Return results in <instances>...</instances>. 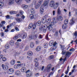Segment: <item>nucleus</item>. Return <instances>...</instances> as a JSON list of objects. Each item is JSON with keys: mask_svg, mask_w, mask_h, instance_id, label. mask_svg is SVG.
Masks as SVG:
<instances>
[{"mask_svg": "<svg viewBox=\"0 0 77 77\" xmlns=\"http://www.w3.org/2000/svg\"><path fill=\"white\" fill-rule=\"evenodd\" d=\"M52 14L54 16L55 15V11H52Z\"/></svg>", "mask_w": 77, "mask_h": 77, "instance_id": "61", "label": "nucleus"}, {"mask_svg": "<svg viewBox=\"0 0 77 77\" xmlns=\"http://www.w3.org/2000/svg\"><path fill=\"white\" fill-rule=\"evenodd\" d=\"M6 58L5 57H3L2 58V61L3 62H5V61H6Z\"/></svg>", "mask_w": 77, "mask_h": 77, "instance_id": "57", "label": "nucleus"}, {"mask_svg": "<svg viewBox=\"0 0 77 77\" xmlns=\"http://www.w3.org/2000/svg\"><path fill=\"white\" fill-rule=\"evenodd\" d=\"M21 66H22L24 67V66H26V64L24 63H21Z\"/></svg>", "mask_w": 77, "mask_h": 77, "instance_id": "46", "label": "nucleus"}, {"mask_svg": "<svg viewBox=\"0 0 77 77\" xmlns=\"http://www.w3.org/2000/svg\"><path fill=\"white\" fill-rule=\"evenodd\" d=\"M21 70L22 72H25V71H26V68H23L21 69Z\"/></svg>", "mask_w": 77, "mask_h": 77, "instance_id": "31", "label": "nucleus"}, {"mask_svg": "<svg viewBox=\"0 0 77 77\" xmlns=\"http://www.w3.org/2000/svg\"><path fill=\"white\" fill-rule=\"evenodd\" d=\"M9 32V29H6L5 30V32Z\"/></svg>", "mask_w": 77, "mask_h": 77, "instance_id": "64", "label": "nucleus"}, {"mask_svg": "<svg viewBox=\"0 0 77 77\" xmlns=\"http://www.w3.org/2000/svg\"><path fill=\"white\" fill-rule=\"evenodd\" d=\"M54 1H51L49 3L50 6L51 8L53 7V6L54 5Z\"/></svg>", "mask_w": 77, "mask_h": 77, "instance_id": "9", "label": "nucleus"}, {"mask_svg": "<svg viewBox=\"0 0 77 77\" xmlns=\"http://www.w3.org/2000/svg\"><path fill=\"white\" fill-rule=\"evenodd\" d=\"M68 23V20L67 19H66L64 21V24H67Z\"/></svg>", "mask_w": 77, "mask_h": 77, "instance_id": "37", "label": "nucleus"}, {"mask_svg": "<svg viewBox=\"0 0 77 77\" xmlns=\"http://www.w3.org/2000/svg\"><path fill=\"white\" fill-rule=\"evenodd\" d=\"M1 23L2 24H5L6 23L5 21H2L1 22Z\"/></svg>", "mask_w": 77, "mask_h": 77, "instance_id": "62", "label": "nucleus"}, {"mask_svg": "<svg viewBox=\"0 0 77 77\" xmlns=\"http://www.w3.org/2000/svg\"><path fill=\"white\" fill-rule=\"evenodd\" d=\"M31 12L32 14H35V9L33 8H32L31 9Z\"/></svg>", "mask_w": 77, "mask_h": 77, "instance_id": "23", "label": "nucleus"}, {"mask_svg": "<svg viewBox=\"0 0 77 77\" xmlns=\"http://www.w3.org/2000/svg\"><path fill=\"white\" fill-rule=\"evenodd\" d=\"M47 43H45L44 44V47L45 48H47Z\"/></svg>", "mask_w": 77, "mask_h": 77, "instance_id": "49", "label": "nucleus"}, {"mask_svg": "<svg viewBox=\"0 0 77 77\" xmlns=\"http://www.w3.org/2000/svg\"><path fill=\"white\" fill-rule=\"evenodd\" d=\"M5 48L6 49H8V48H9V45L8 44H7L5 46Z\"/></svg>", "mask_w": 77, "mask_h": 77, "instance_id": "39", "label": "nucleus"}, {"mask_svg": "<svg viewBox=\"0 0 77 77\" xmlns=\"http://www.w3.org/2000/svg\"><path fill=\"white\" fill-rule=\"evenodd\" d=\"M56 50V48H54L52 47L51 48V51H53V50Z\"/></svg>", "mask_w": 77, "mask_h": 77, "instance_id": "53", "label": "nucleus"}, {"mask_svg": "<svg viewBox=\"0 0 77 77\" xmlns=\"http://www.w3.org/2000/svg\"><path fill=\"white\" fill-rule=\"evenodd\" d=\"M42 22L43 23H45L46 22V18L44 17L42 19Z\"/></svg>", "mask_w": 77, "mask_h": 77, "instance_id": "26", "label": "nucleus"}, {"mask_svg": "<svg viewBox=\"0 0 77 77\" xmlns=\"http://www.w3.org/2000/svg\"><path fill=\"white\" fill-rule=\"evenodd\" d=\"M75 23V21L74 20V18H72V19L70 21V25H72L73 24H74Z\"/></svg>", "mask_w": 77, "mask_h": 77, "instance_id": "11", "label": "nucleus"}, {"mask_svg": "<svg viewBox=\"0 0 77 77\" xmlns=\"http://www.w3.org/2000/svg\"><path fill=\"white\" fill-rule=\"evenodd\" d=\"M29 17H30V19H31V20H33L34 19V18H35L34 15H33V14H30V15L29 16Z\"/></svg>", "mask_w": 77, "mask_h": 77, "instance_id": "22", "label": "nucleus"}, {"mask_svg": "<svg viewBox=\"0 0 77 77\" xmlns=\"http://www.w3.org/2000/svg\"><path fill=\"white\" fill-rule=\"evenodd\" d=\"M62 53L61 54H63V55H64V54H65V57H69V56H71V52H66L65 51H64L63 49H62Z\"/></svg>", "mask_w": 77, "mask_h": 77, "instance_id": "2", "label": "nucleus"}, {"mask_svg": "<svg viewBox=\"0 0 77 77\" xmlns=\"http://www.w3.org/2000/svg\"><path fill=\"white\" fill-rule=\"evenodd\" d=\"M68 27V26L66 24H63L62 26V28L63 29H66Z\"/></svg>", "mask_w": 77, "mask_h": 77, "instance_id": "17", "label": "nucleus"}, {"mask_svg": "<svg viewBox=\"0 0 77 77\" xmlns=\"http://www.w3.org/2000/svg\"><path fill=\"white\" fill-rule=\"evenodd\" d=\"M16 45L17 48H19V47H20V45L19 44V43H16Z\"/></svg>", "mask_w": 77, "mask_h": 77, "instance_id": "45", "label": "nucleus"}, {"mask_svg": "<svg viewBox=\"0 0 77 77\" xmlns=\"http://www.w3.org/2000/svg\"><path fill=\"white\" fill-rule=\"evenodd\" d=\"M61 11H60V8H58L57 10V14H58V15H60V14H61Z\"/></svg>", "mask_w": 77, "mask_h": 77, "instance_id": "19", "label": "nucleus"}, {"mask_svg": "<svg viewBox=\"0 0 77 77\" xmlns=\"http://www.w3.org/2000/svg\"><path fill=\"white\" fill-rule=\"evenodd\" d=\"M43 32H44V33H45V32H46V28L43 29Z\"/></svg>", "mask_w": 77, "mask_h": 77, "instance_id": "63", "label": "nucleus"}, {"mask_svg": "<svg viewBox=\"0 0 77 77\" xmlns=\"http://www.w3.org/2000/svg\"><path fill=\"white\" fill-rule=\"evenodd\" d=\"M44 27L45 28H46V27L48 28L49 30H50V31H51V30H52L53 29V27H52V26H51V25H49L48 26H47V25H45L44 26Z\"/></svg>", "mask_w": 77, "mask_h": 77, "instance_id": "7", "label": "nucleus"}, {"mask_svg": "<svg viewBox=\"0 0 77 77\" xmlns=\"http://www.w3.org/2000/svg\"><path fill=\"white\" fill-rule=\"evenodd\" d=\"M27 36V34L25 33L24 35L22 36V39H24L26 38Z\"/></svg>", "mask_w": 77, "mask_h": 77, "instance_id": "32", "label": "nucleus"}, {"mask_svg": "<svg viewBox=\"0 0 77 77\" xmlns=\"http://www.w3.org/2000/svg\"><path fill=\"white\" fill-rule=\"evenodd\" d=\"M14 0H11L8 2V5H11V4H13L14 3Z\"/></svg>", "mask_w": 77, "mask_h": 77, "instance_id": "25", "label": "nucleus"}, {"mask_svg": "<svg viewBox=\"0 0 77 77\" xmlns=\"http://www.w3.org/2000/svg\"><path fill=\"white\" fill-rule=\"evenodd\" d=\"M15 74L16 75H20V72L19 70L16 71L15 72Z\"/></svg>", "mask_w": 77, "mask_h": 77, "instance_id": "14", "label": "nucleus"}, {"mask_svg": "<svg viewBox=\"0 0 77 77\" xmlns=\"http://www.w3.org/2000/svg\"><path fill=\"white\" fill-rule=\"evenodd\" d=\"M42 3V1L39 0L38 2L36 4L35 6V9H37L39 8V6H41V4Z\"/></svg>", "mask_w": 77, "mask_h": 77, "instance_id": "5", "label": "nucleus"}, {"mask_svg": "<svg viewBox=\"0 0 77 77\" xmlns=\"http://www.w3.org/2000/svg\"><path fill=\"white\" fill-rule=\"evenodd\" d=\"M15 30H16L17 31H19V29L17 27H15Z\"/></svg>", "mask_w": 77, "mask_h": 77, "instance_id": "56", "label": "nucleus"}, {"mask_svg": "<svg viewBox=\"0 0 77 77\" xmlns=\"http://www.w3.org/2000/svg\"><path fill=\"white\" fill-rule=\"evenodd\" d=\"M11 26H13V24L12 23H11L8 26H7V29H9V28L11 27Z\"/></svg>", "mask_w": 77, "mask_h": 77, "instance_id": "36", "label": "nucleus"}, {"mask_svg": "<svg viewBox=\"0 0 77 77\" xmlns=\"http://www.w3.org/2000/svg\"><path fill=\"white\" fill-rule=\"evenodd\" d=\"M16 20L18 22V23H20L21 21H23L22 19L18 18H16Z\"/></svg>", "mask_w": 77, "mask_h": 77, "instance_id": "21", "label": "nucleus"}, {"mask_svg": "<svg viewBox=\"0 0 77 77\" xmlns=\"http://www.w3.org/2000/svg\"><path fill=\"white\" fill-rule=\"evenodd\" d=\"M54 23H57V19H56L55 20V18L54 17L52 19Z\"/></svg>", "mask_w": 77, "mask_h": 77, "instance_id": "27", "label": "nucleus"}, {"mask_svg": "<svg viewBox=\"0 0 77 77\" xmlns=\"http://www.w3.org/2000/svg\"><path fill=\"white\" fill-rule=\"evenodd\" d=\"M23 6L24 9H26V8H28V5L24 4L23 5Z\"/></svg>", "mask_w": 77, "mask_h": 77, "instance_id": "42", "label": "nucleus"}, {"mask_svg": "<svg viewBox=\"0 0 77 77\" xmlns=\"http://www.w3.org/2000/svg\"><path fill=\"white\" fill-rule=\"evenodd\" d=\"M60 47L61 49H64V48H65V46H64V45H60Z\"/></svg>", "mask_w": 77, "mask_h": 77, "instance_id": "40", "label": "nucleus"}, {"mask_svg": "<svg viewBox=\"0 0 77 77\" xmlns=\"http://www.w3.org/2000/svg\"><path fill=\"white\" fill-rule=\"evenodd\" d=\"M29 40H32V35H30L29 36Z\"/></svg>", "mask_w": 77, "mask_h": 77, "instance_id": "47", "label": "nucleus"}, {"mask_svg": "<svg viewBox=\"0 0 77 77\" xmlns=\"http://www.w3.org/2000/svg\"><path fill=\"white\" fill-rule=\"evenodd\" d=\"M6 19L7 20H8V19H9L10 18V17L9 16V15H8L7 16H5Z\"/></svg>", "mask_w": 77, "mask_h": 77, "instance_id": "50", "label": "nucleus"}, {"mask_svg": "<svg viewBox=\"0 0 77 77\" xmlns=\"http://www.w3.org/2000/svg\"><path fill=\"white\" fill-rule=\"evenodd\" d=\"M48 5V2L47 0L45 1L43 4L42 5L40 8V13L41 14H44V7L47 6Z\"/></svg>", "mask_w": 77, "mask_h": 77, "instance_id": "1", "label": "nucleus"}, {"mask_svg": "<svg viewBox=\"0 0 77 77\" xmlns=\"http://www.w3.org/2000/svg\"><path fill=\"white\" fill-rule=\"evenodd\" d=\"M74 35L75 36H77V32L75 31L74 33Z\"/></svg>", "mask_w": 77, "mask_h": 77, "instance_id": "60", "label": "nucleus"}, {"mask_svg": "<svg viewBox=\"0 0 77 77\" xmlns=\"http://www.w3.org/2000/svg\"><path fill=\"white\" fill-rule=\"evenodd\" d=\"M15 61L14 60H12L10 62V64L11 65H14L15 64Z\"/></svg>", "mask_w": 77, "mask_h": 77, "instance_id": "16", "label": "nucleus"}, {"mask_svg": "<svg viewBox=\"0 0 77 77\" xmlns=\"http://www.w3.org/2000/svg\"><path fill=\"white\" fill-rule=\"evenodd\" d=\"M38 59H37V58H36V59H35V60H34V62L35 63H36V62H38Z\"/></svg>", "mask_w": 77, "mask_h": 77, "instance_id": "51", "label": "nucleus"}, {"mask_svg": "<svg viewBox=\"0 0 77 77\" xmlns=\"http://www.w3.org/2000/svg\"><path fill=\"white\" fill-rule=\"evenodd\" d=\"M25 73L26 74V76L27 77H30L32 75V73L30 70L26 71Z\"/></svg>", "mask_w": 77, "mask_h": 77, "instance_id": "3", "label": "nucleus"}, {"mask_svg": "<svg viewBox=\"0 0 77 77\" xmlns=\"http://www.w3.org/2000/svg\"><path fill=\"white\" fill-rule=\"evenodd\" d=\"M20 14L22 15H23V13H24V12H23V11H20Z\"/></svg>", "mask_w": 77, "mask_h": 77, "instance_id": "55", "label": "nucleus"}, {"mask_svg": "<svg viewBox=\"0 0 77 77\" xmlns=\"http://www.w3.org/2000/svg\"><path fill=\"white\" fill-rule=\"evenodd\" d=\"M56 45H57V43H56V42H55L53 44V45L54 46V47H55Z\"/></svg>", "mask_w": 77, "mask_h": 77, "instance_id": "58", "label": "nucleus"}, {"mask_svg": "<svg viewBox=\"0 0 77 77\" xmlns=\"http://www.w3.org/2000/svg\"><path fill=\"white\" fill-rule=\"evenodd\" d=\"M14 42L12 40H11L10 41V44L12 46V45H14Z\"/></svg>", "mask_w": 77, "mask_h": 77, "instance_id": "30", "label": "nucleus"}, {"mask_svg": "<svg viewBox=\"0 0 77 77\" xmlns=\"http://www.w3.org/2000/svg\"><path fill=\"white\" fill-rule=\"evenodd\" d=\"M16 13L17 12H16V11H10V14H16Z\"/></svg>", "mask_w": 77, "mask_h": 77, "instance_id": "38", "label": "nucleus"}, {"mask_svg": "<svg viewBox=\"0 0 77 77\" xmlns=\"http://www.w3.org/2000/svg\"><path fill=\"white\" fill-rule=\"evenodd\" d=\"M15 2L17 4H20L21 3V0H15Z\"/></svg>", "mask_w": 77, "mask_h": 77, "instance_id": "24", "label": "nucleus"}, {"mask_svg": "<svg viewBox=\"0 0 77 77\" xmlns=\"http://www.w3.org/2000/svg\"><path fill=\"white\" fill-rule=\"evenodd\" d=\"M51 65L50 64L48 65L47 66V69H46V68H45V71H46V70H47V71H48V70H50V68H51Z\"/></svg>", "mask_w": 77, "mask_h": 77, "instance_id": "13", "label": "nucleus"}, {"mask_svg": "<svg viewBox=\"0 0 77 77\" xmlns=\"http://www.w3.org/2000/svg\"><path fill=\"white\" fill-rule=\"evenodd\" d=\"M35 25L36 26H39L41 24V21H38L36 23V24H35Z\"/></svg>", "mask_w": 77, "mask_h": 77, "instance_id": "18", "label": "nucleus"}, {"mask_svg": "<svg viewBox=\"0 0 77 77\" xmlns=\"http://www.w3.org/2000/svg\"><path fill=\"white\" fill-rule=\"evenodd\" d=\"M19 36H20V35H16L14 38V40H17L19 38Z\"/></svg>", "mask_w": 77, "mask_h": 77, "instance_id": "20", "label": "nucleus"}, {"mask_svg": "<svg viewBox=\"0 0 77 77\" xmlns=\"http://www.w3.org/2000/svg\"><path fill=\"white\" fill-rule=\"evenodd\" d=\"M34 43L31 42L30 44V47L31 48H33L34 47Z\"/></svg>", "mask_w": 77, "mask_h": 77, "instance_id": "35", "label": "nucleus"}, {"mask_svg": "<svg viewBox=\"0 0 77 77\" xmlns=\"http://www.w3.org/2000/svg\"><path fill=\"white\" fill-rule=\"evenodd\" d=\"M58 5H59V3L58 2H56L55 4H54L52 7L54 9H57V8L58 7Z\"/></svg>", "mask_w": 77, "mask_h": 77, "instance_id": "12", "label": "nucleus"}, {"mask_svg": "<svg viewBox=\"0 0 77 77\" xmlns=\"http://www.w3.org/2000/svg\"><path fill=\"white\" fill-rule=\"evenodd\" d=\"M35 63V66H38L39 65V63L38 62H37Z\"/></svg>", "mask_w": 77, "mask_h": 77, "instance_id": "43", "label": "nucleus"}, {"mask_svg": "<svg viewBox=\"0 0 77 77\" xmlns=\"http://www.w3.org/2000/svg\"><path fill=\"white\" fill-rule=\"evenodd\" d=\"M5 66L4 64L2 65L1 66L4 70H7L8 69V67L7 65H6V67L4 68Z\"/></svg>", "mask_w": 77, "mask_h": 77, "instance_id": "8", "label": "nucleus"}, {"mask_svg": "<svg viewBox=\"0 0 77 77\" xmlns=\"http://www.w3.org/2000/svg\"><path fill=\"white\" fill-rule=\"evenodd\" d=\"M66 57L65 58H63L62 59V58H61L60 59V61H62V60H63V62H65V60H66Z\"/></svg>", "mask_w": 77, "mask_h": 77, "instance_id": "33", "label": "nucleus"}, {"mask_svg": "<svg viewBox=\"0 0 77 77\" xmlns=\"http://www.w3.org/2000/svg\"><path fill=\"white\" fill-rule=\"evenodd\" d=\"M24 47V44L22 43L20 46V48L22 49V48H23Z\"/></svg>", "mask_w": 77, "mask_h": 77, "instance_id": "44", "label": "nucleus"}, {"mask_svg": "<svg viewBox=\"0 0 77 77\" xmlns=\"http://www.w3.org/2000/svg\"><path fill=\"white\" fill-rule=\"evenodd\" d=\"M54 36L55 37H57L58 36V32H55V34L54 35Z\"/></svg>", "mask_w": 77, "mask_h": 77, "instance_id": "41", "label": "nucleus"}, {"mask_svg": "<svg viewBox=\"0 0 77 77\" xmlns=\"http://www.w3.org/2000/svg\"><path fill=\"white\" fill-rule=\"evenodd\" d=\"M57 19L58 21H62V20H63V18L61 16H57Z\"/></svg>", "mask_w": 77, "mask_h": 77, "instance_id": "10", "label": "nucleus"}, {"mask_svg": "<svg viewBox=\"0 0 77 77\" xmlns=\"http://www.w3.org/2000/svg\"><path fill=\"white\" fill-rule=\"evenodd\" d=\"M33 4H34L35 5H36V1L35 0H34L33 1V2H32Z\"/></svg>", "mask_w": 77, "mask_h": 77, "instance_id": "52", "label": "nucleus"}, {"mask_svg": "<svg viewBox=\"0 0 77 77\" xmlns=\"http://www.w3.org/2000/svg\"><path fill=\"white\" fill-rule=\"evenodd\" d=\"M14 69H9L7 71V73L8 74H12L14 73Z\"/></svg>", "mask_w": 77, "mask_h": 77, "instance_id": "6", "label": "nucleus"}, {"mask_svg": "<svg viewBox=\"0 0 77 77\" xmlns=\"http://www.w3.org/2000/svg\"><path fill=\"white\" fill-rule=\"evenodd\" d=\"M42 47L41 46H39L37 47L36 50L37 51H39L41 50Z\"/></svg>", "mask_w": 77, "mask_h": 77, "instance_id": "15", "label": "nucleus"}, {"mask_svg": "<svg viewBox=\"0 0 77 77\" xmlns=\"http://www.w3.org/2000/svg\"><path fill=\"white\" fill-rule=\"evenodd\" d=\"M21 18L23 20H24V18H25V17L24 16V15H22V16H21Z\"/></svg>", "mask_w": 77, "mask_h": 77, "instance_id": "54", "label": "nucleus"}, {"mask_svg": "<svg viewBox=\"0 0 77 77\" xmlns=\"http://www.w3.org/2000/svg\"><path fill=\"white\" fill-rule=\"evenodd\" d=\"M53 43H54L53 41H50L49 44V46H52V45H53Z\"/></svg>", "mask_w": 77, "mask_h": 77, "instance_id": "29", "label": "nucleus"}, {"mask_svg": "<svg viewBox=\"0 0 77 77\" xmlns=\"http://www.w3.org/2000/svg\"><path fill=\"white\" fill-rule=\"evenodd\" d=\"M14 68L15 69H17V68H18V67L17 65H15L14 66Z\"/></svg>", "mask_w": 77, "mask_h": 77, "instance_id": "59", "label": "nucleus"}, {"mask_svg": "<svg viewBox=\"0 0 77 77\" xmlns=\"http://www.w3.org/2000/svg\"><path fill=\"white\" fill-rule=\"evenodd\" d=\"M54 57V56L53 55H51L50 57L49 58V59H53Z\"/></svg>", "mask_w": 77, "mask_h": 77, "instance_id": "48", "label": "nucleus"}, {"mask_svg": "<svg viewBox=\"0 0 77 77\" xmlns=\"http://www.w3.org/2000/svg\"><path fill=\"white\" fill-rule=\"evenodd\" d=\"M36 25H35V24H34L33 25V24H32V23H31L29 25V26H28V29H30L31 28H32L33 29H36Z\"/></svg>", "mask_w": 77, "mask_h": 77, "instance_id": "4", "label": "nucleus"}, {"mask_svg": "<svg viewBox=\"0 0 77 77\" xmlns=\"http://www.w3.org/2000/svg\"><path fill=\"white\" fill-rule=\"evenodd\" d=\"M28 55L32 56L33 55V52L32 51H29L28 53Z\"/></svg>", "mask_w": 77, "mask_h": 77, "instance_id": "28", "label": "nucleus"}, {"mask_svg": "<svg viewBox=\"0 0 77 77\" xmlns=\"http://www.w3.org/2000/svg\"><path fill=\"white\" fill-rule=\"evenodd\" d=\"M51 19L49 18L48 19V21L47 22V23L48 24H50V23L51 22Z\"/></svg>", "mask_w": 77, "mask_h": 77, "instance_id": "34", "label": "nucleus"}]
</instances>
